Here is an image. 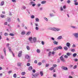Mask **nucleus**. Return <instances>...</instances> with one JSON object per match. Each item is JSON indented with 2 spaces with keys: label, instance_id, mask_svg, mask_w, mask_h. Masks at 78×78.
<instances>
[{
  "label": "nucleus",
  "instance_id": "nucleus-64",
  "mask_svg": "<svg viewBox=\"0 0 78 78\" xmlns=\"http://www.w3.org/2000/svg\"><path fill=\"white\" fill-rule=\"evenodd\" d=\"M69 78H73V77L72 76H69L68 77Z\"/></svg>",
  "mask_w": 78,
  "mask_h": 78
},
{
  "label": "nucleus",
  "instance_id": "nucleus-38",
  "mask_svg": "<svg viewBox=\"0 0 78 78\" xmlns=\"http://www.w3.org/2000/svg\"><path fill=\"white\" fill-rule=\"evenodd\" d=\"M13 77H14V78H16L17 75H16V74H14L13 75Z\"/></svg>",
  "mask_w": 78,
  "mask_h": 78
},
{
  "label": "nucleus",
  "instance_id": "nucleus-52",
  "mask_svg": "<svg viewBox=\"0 0 78 78\" xmlns=\"http://www.w3.org/2000/svg\"><path fill=\"white\" fill-rule=\"evenodd\" d=\"M76 47V46L74 44H73V45L72 46V47H73V48H74V47Z\"/></svg>",
  "mask_w": 78,
  "mask_h": 78
},
{
  "label": "nucleus",
  "instance_id": "nucleus-3",
  "mask_svg": "<svg viewBox=\"0 0 78 78\" xmlns=\"http://www.w3.org/2000/svg\"><path fill=\"white\" fill-rule=\"evenodd\" d=\"M22 51H21L19 52L18 54V56L19 57V58H20V57H21L22 56Z\"/></svg>",
  "mask_w": 78,
  "mask_h": 78
},
{
  "label": "nucleus",
  "instance_id": "nucleus-62",
  "mask_svg": "<svg viewBox=\"0 0 78 78\" xmlns=\"http://www.w3.org/2000/svg\"><path fill=\"white\" fill-rule=\"evenodd\" d=\"M41 44H42V45H44V42L43 41H42Z\"/></svg>",
  "mask_w": 78,
  "mask_h": 78
},
{
  "label": "nucleus",
  "instance_id": "nucleus-39",
  "mask_svg": "<svg viewBox=\"0 0 78 78\" xmlns=\"http://www.w3.org/2000/svg\"><path fill=\"white\" fill-rule=\"evenodd\" d=\"M30 17L31 19H34V15H32L30 16Z\"/></svg>",
  "mask_w": 78,
  "mask_h": 78
},
{
  "label": "nucleus",
  "instance_id": "nucleus-28",
  "mask_svg": "<svg viewBox=\"0 0 78 78\" xmlns=\"http://www.w3.org/2000/svg\"><path fill=\"white\" fill-rule=\"evenodd\" d=\"M21 65H22V63H17V66H19V67H20Z\"/></svg>",
  "mask_w": 78,
  "mask_h": 78
},
{
  "label": "nucleus",
  "instance_id": "nucleus-43",
  "mask_svg": "<svg viewBox=\"0 0 78 78\" xmlns=\"http://www.w3.org/2000/svg\"><path fill=\"white\" fill-rule=\"evenodd\" d=\"M77 68V66L76 65H75L74 66V67H73V69H75Z\"/></svg>",
  "mask_w": 78,
  "mask_h": 78
},
{
  "label": "nucleus",
  "instance_id": "nucleus-15",
  "mask_svg": "<svg viewBox=\"0 0 78 78\" xmlns=\"http://www.w3.org/2000/svg\"><path fill=\"white\" fill-rule=\"evenodd\" d=\"M62 36H59L58 38H57V39L58 40H60V39H62Z\"/></svg>",
  "mask_w": 78,
  "mask_h": 78
},
{
  "label": "nucleus",
  "instance_id": "nucleus-57",
  "mask_svg": "<svg viewBox=\"0 0 78 78\" xmlns=\"http://www.w3.org/2000/svg\"><path fill=\"white\" fill-rule=\"evenodd\" d=\"M67 2L68 4H69L70 3V0H68Z\"/></svg>",
  "mask_w": 78,
  "mask_h": 78
},
{
  "label": "nucleus",
  "instance_id": "nucleus-9",
  "mask_svg": "<svg viewBox=\"0 0 78 78\" xmlns=\"http://www.w3.org/2000/svg\"><path fill=\"white\" fill-rule=\"evenodd\" d=\"M54 30H55L56 31H60V30H61V29L59 28L54 27Z\"/></svg>",
  "mask_w": 78,
  "mask_h": 78
},
{
  "label": "nucleus",
  "instance_id": "nucleus-33",
  "mask_svg": "<svg viewBox=\"0 0 78 78\" xmlns=\"http://www.w3.org/2000/svg\"><path fill=\"white\" fill-rule=\"evenodd\" d=\"M37 52L38 53H39L41 52V51L39 49H37Z\"/></svg>",
  "mask_w": 78,
  "mask_h": 78
},
{
  "label": "nucleus",
  "instance_id": "nucleus-42",
  "mask_svg": "<svg viewBox=\"0 0 78 78\" xmlns=\"http://www.w3.org/2000/svg\"><path fill=\"white\" fill-rule=\"evenodd\" d=\"M71 51L72 52H75V49H71Z\"/></svg>",
  "mask_w": 78,
  "mask_h": 78
},
{
  "label": "nucleus",
  "instance_id": "nucleus-7",
  "mask_svg": "<svg viewBox=\"0 0 78 78\" xmlns=\"http://www.w3.org/2000/svg\"><path fill=\"white\" fill-rule=\"evenodd\" d=\"M66 46L67 47H68V48H70V43L69 42H67L66 44Z\"/></svg>",
  "mask_w": 78,
  "mask_h": 78
},
{
  "label": "nucleus",
  "instance_id": "nucleus-45",
  "mask_svg": "<svg viewBox=\"0 0 78 78\" xmlns=\"http://www.w3.org/2000/svg\"><path fill=\"white\" fill-rule=\"evenodd\" d=\"M36 22H39V18H36Z\"/></svg>",
  "mask_w": 78,
  "mask_h": 78
},
{
  "label": "nucleus",
  "instance_id": "nucleus-17",
  "mask_svg": "<svg viewBox=\"0 0 78 78\" xmlns=\"http://www.w3.org/2000/svg\"><path fill=\"white\" fill-rule=\"evenodd\" d=\"M7 21L8 22H10L11 21V20L10 18L8 17L7 18Z\"/></svg>",
  "mask_w": 78,
  "mask_h": 78
},
{
  "label": "nucleus",
  "instance_id": "nucleus-1",
  "mask_svg": "<svg viewBox=\"0 0 78 78\" xmlns=\"http://www.w3.org/2000/svg\"><path fill=\"white\" fill-rule=\"evenodd\" d=\"M37 42V38L36 37H34L32 38L33 43H36Z\"/></svg>",
  "mask_w": 78,
  "mask_h": 78
},
{
  "label": "nucleus",
  "instance_id": "nucleus-5",
  "mask_svg": "<svg viewBox=\"0 0 78 78\" xmlns=\"http://www.w3.org/2000/svg\"><path fill=\"white\" fill-rule=\"evenodd\" d=\"M62 69L64 70H68V68L67 67H65L64 66L62 67Z\"/></svg>",
  "mask_w": 78,
  "mask_h": 78
},
{
  "label": "nucleus",
  "instance_id": "nucleus-54",
  "mask_svg": "<svg viewBox=\"0 0 78 78\" xmlns=\"http://www.w3.org/2000/svg\"><path fill=\"white\" fill-rule=\"evenodd\" d=\"M35 29L36 30H39V28L37 27H35Z\"/></svg>",
  "mask_w": 78,
  "mask_h": 78
},
{
  "label": "nucleus",
  "instance_id": "nucleus-4",
  "mask_svg": "<svg viewBox=\"0 0 78 78\" xmlns=\"http://www.w3.org/2000/svg\"><path fill=\"white\" fill-rule=\"evenodd\" d=\"M63 56L62 55L61 57H60V59L61 60V61H62V62H65V60L64 59V58H63Z\"/></svg>",
  "mask_w": 78,
  "mask_h": 78
},
{
  "label": "nucleus",
  "instance_id": "nucleus-44",
  "mask_svg": "<svg viewBox=\"0 0 78 78\" xmlns=\"http://www.w3.org/2000/svg\"><path fill=\"white\" fill-rule=\"evenodd\" d=\"M4 35L5 36H8V33H4Z\"/></svg>",
  "mask_w": 78,
  "mask_h": 78
},
{
  "label": "nucleus",
  "instance_id": "nucleus-51",
  "mask_svg": "<svg viewBox=\"0 0 78 78\" xmlns=\"http://www.w3.org/2000/svg\"><path fill=\"white\" fill-rule=\"evenodd\" d=\"M64 57L65 58H68V56H67V55H64Z\"/></svg>",
  "mask_w": 78,
  "mask_h": 78
},
{
  "label": "nucleus",
  "instance_id": "nucleus-30",
  "mask_svg": "<svg viewBox=\"0 0 78 78\" xmlns=\"http://www.w3.org/2000/svg\"><path fill=\"white\" fill-rule=\"evenodd\" d=\"M54 51H56V50H58V47H56L55 48H54L53 49Z\"/></svg>",
  "mask_w": 78,
  "mask_h": 78
},
{
  "label": "nucleus",
  "instance_id": "nucleus-35",
  "mask_svg": "<svg viewBox=\"0 0 78 78\" xmlns=\"http://www.w3.org/2000/svg\"><path fill=\"white\" fill-rule=\"evenodd\" d=\"M54 69H55V68H54V67H52L50 68V70H54Z\"/></svg>",
  "mask_w": 78,
  "mask_h": 78
},
{
  "label": "nucleus",
  "instance_id": "nucleus-40",
  "mask_svg": "<svg viewBox=\"0 0 78 78\" xmlns=\"http://www.w3.org/2000/svg\"><path fill=\"white\" fill-rule=\"evenodd\" d=\"M53 67H57V65L55 64H53Z\"/></svg>",
  "mask_w": 78,
  "mask_h": 78
},
{
  "label": "nucleus",
  "instance_id": "nucleus-29",
  "mask_svg": "<svg viewBox=\"0 0 78 78\" xmlns=\"http://www.w3.org/2000/svg\"><path fill=\"white\" fill-rule=\"evenodd\" d=\"M40 74L41 76H42L44 75V73H43V72L42 71H41L40 72Z\"/></svg>",
  "mask_w": 78,
  "mask_h": 78
},
{
  "label": "nucleus",
  "instance_id": "nucleus-24",
  "mask_svg": "<svg viewBox=\"0 0 78 78\" xmlns=\"http://www.w3.org/2000/svg\"><path fill=\"white\" fill-rule=\"evenodd\" d=\"M32 75H33V76H34V77L37 76V75H38V74L37 73L35 74H32Z\"/></svg>",
  "mask_w": 78,
  "mask_h": 78
},
{
  "label": "nucleus",
  "instance_id": "nucleus-32",
  "mask_svg": "<svg viewBox=\"0 0 78 78\" xmlns=\"http://www.w3.org/2000/svg\"><path fill=\"white\" fill-rule=\"evenodd\" d=\"M48 56L50 57L51 56V51H49V53H48Z\"/></svg>",
  "mask_w": 78,
  "mask_h": 78
},
{
  "label": "nucleus",
  "instance_id": "nucleus-59",
  "mask_svg": "<svg viewBox=\"0 0 78 78\" xmlns=\"http://www.w3.org/2000/svg\"><path fill=\"white\" fill-rule=\"evenodd\" d=\"M8 24V23L7 22H5L4 23V25H7Z\"/></svg>",
  "mask_w": 78,
  "mask_h": 78
},
{
  "label": "nucleus",
  "instance_id": "nucleus-37",
  "mask_svg": "<svg viewBox=\"0 0 78 78\" xmlns=\"http://www.w3.org/2000/svg\"><path fill=\"white\" fill-rule=\"evenodd\" d=\"M9 35L11 36H14V34L12 33H10Z\"/></svg>",
  "mask_w": 78,
  "mask_h": 78
},
{
  "label": "nucleus",
  "instance_id": "nucleus-50",
  "mask_svg": "<svg viewBox=\"0 0 78 78\" xmlns=\"http://www.w3.org/2000/svg\"><path fill=\"white\" fill-rule=\"evenodd\" d=\"M53 76H54V77H56V74H53Z\"/></svg>",
  "mask_w": 78,
  "mask_h": 78
},
{
  "label": "nucleus",
  "instance_id": "nucleus-10",
  "mask_svg": "<svg viewBox=\"0 0 78 78\" xmlns=\"http://www.w3.org/2000/svg\"><path fill=\"white\" fill-rule=\"evenodd\" d=\"M49 30H52V31H56V30H55V27H50L49 28Z\"/></svg>",
  "mask_w": 78,
  "mask_h": 78
},
{
  "label": "nucleus",
  "instance_id": "nucleus-25",
  "mask_svg": "<svg viewBox=\"0 0 78 78\" xmlns=\"http://www.w3.org/2000/svg\"><path fill=\"white\" fill-rule=\"evenodd\" d=\"M26 48L27 50H30V47L29 46H27Z\"/></svg>",
  "mask_w": 78,
  "mask_h": 78
},
{
  "label": "nucleus",
  "instance_id": "nucleus-48",
  "mask_svg": "<svg viewBox=\"0 0 78 78\" xmlns=\"http://www.w3.org/2000/svg\"><path fill=\"white\" fill-rule=\"evenodd\" d=\"M27 66H30V64L29 63H27Z\"/></svg>",
  "mask_w": 78,
  "mask_h": 78
},
{
  "label": "nucleus",
  "instance_id": "nucleus-8",
  "mask_svg": "<svg viewBox=\"0 0 78 78\" xmlns=\"http://www.w3.org/2000/svg\"><path fill=\"white\" fill-rule=\"evenodd\" d=\"M53 43L54 45H58V41H56L55 40L53 41Z\"/></svg>",
  "mask_w": 78,
  "mask_h": 78
},
{
  "label": "nucleus",
  "instance_id": "nucleus-6",
  "mask_svg": "<svg viewBox=\"0 0 78 78\" xmlns=\"http://www.w3.org/2000/svg\"><path fill=\"white\" fill-rule=\"evenodd\" d=\"M33 40V37H30L29 38V41L30 42V43H33V41H32Z\"/></svg>",
  "mask_w": 78,
  "mask_h": 78
},
{
  "label": "nucleus",
  "instance_id": "nucleus-60",
  "mask_svg": "<svg viewBox=\"0 0 78 78\" xmlns=\"http://www.w3.org/2000/svg\"><path fill=\"white\" fill-rule=\"evenodd\" d=\"M32 72H33V73H35V72H36V70H35V69H33L32 70Z\"/></svg>",
  "mask_w": 78,
  "mask_h": 78
},
{
  "label": "nucleus",
  "instance_id": "nucleus-16",
  "mask_svg": "<svg viewBox=\"0 0 78 78\" xmlns=\"http://www.w3.org/2000/svg\"><path fill=\"white\" fill-rule=\"evenodd\" d=\"M0 16L1 18H4V17H6V16L3 15L2 14H1Z\"/></svg>",
  "mask_w": 78,
  "mask_h": 78
},
{
  "label": "nucleus",
  "instance_id": "nucleus-63",
  "mask_svg": "<svg viewBox=\"0 0 78 78\" xmlns=\"http://www.w3.org/2000/svg\"><path fill=\"white\" fill-rule=\"evenodd\" d=\"M36 6V4L34 3L32 4V6Z\"/></svg>",
  "mask_w": 78,
  "mask_h": 78
},
{
  "label": "nucleus",
  "instance_id": "nucleus-2",
  "mask_svg": "<svg viewBox=\"0 0 78 78\" xmlns=\"http://www.w3.org/2000/svg\"><path fill=\"white\" fill-rule=\"evenodd\" d=\"M73 35L74 36L75 38H78V33H74L73 34Z\"/></svg>",
  "mask_w": 78,
  "mask_h": 78
},
{
  "label": "nucleus",
  "instance_id": "nucleus-19",
  "mask_svg": "<svg viewBox=\"0 0 78 78\" xmlns=\"http://www.w3.org/2000/svg\"><path fill=\"white\" fill-rule=\"evenodd\" d=\"M64 48L65 50H68V48L66 46H65L64 47Z\"/></svg>",
  "mask_w": 78,
  "mask_h": 78
},
{
  "label": "nucleus",
  "instance_id": "nucleus-11",
  "mask_svg": "<svg viewBox=\"0 0 78 78\" xmlns=\"http://www.w3.org/2000/svg\"><path fill=\"white\" fill-rule=\"evenodd\" d=\"M25 58H26V59H30V56L28 55H26Z\"/></svg>",
  "mask_w": 78,
  "mask_h": 78
},
{
  "label": "nucleus",
  "instance_id": "nucleus-36",
  "mask_svg": "<svg viewBox=\"0 0 78 78\" xmlns=\"http://www.w3.org/2000/svg\"><path fill=\"white\" fill-rule=\"evenodd\" d=\"M21 9H26V7L25 6H23L22 7Z\"/></svg>",
  "mask_w": 78,
  "mask_h": 78
},
{
  "label": "nucleus",
  "instance_id": "nucleus-23",
  "mask_svg": "<svg viewBox=\"0 0 78 78\" xmlns=\"http://www.w3.org/2000/svg\"><path fill=\"white\" fill-rule=\"evenodd\" d=\"M4 52L5 56H6V49H5V48H4Z\"/></svg>",
  "mask_w": 78,
  "mask_h": 78
},
{
  "label": "nucleus",
  "instance_id": "nucleus-12",
  "mask_svg": "<svg viewBox=\"0 0 78 78\" xmlns=\"http://www.w3.org/2000/svg\"><path fill=\"white\" fill-rule=\"evenodd\" d=\"M28 69L29 70L31 71V70H33V67H32V66H30L29 67Z\"/></svg>",
  "mask_w": 78,
  "mask_h": 78
},
{
  "label": "nucleus",
  "instance_id": "nucleus-47",
  "mask_svg": "<svg viewBox=\"0 0 78 78\" xmlns=\"http://www.w3.org/2000/svg\"><path fill=\"white\" fill-rule=\"evenodd\" d=\"M60 10L61 11H63V8H62V7H60Z\"/></svg>",
  "mask_w": 78,
  "mask_h": 78
},
{
  "label": "nucleus",
  "instance_id": "nucleus-55",
  "mask_svg": "<svg viewBox=\"0 0 78 78\" xmlns=\"http://www.w3.org/2000/svg\"><path fill=\"white\" fill-rule=\"evenodd\" d=\"M63 9H66V6L64 5L63 7Z\"/></svg>",
  "mask_w": 78,
  "mask_h": 78
},
{
  "label": "nucleus",
  "instance_id": "nucleus-46",
  "mask_svg": "<svg viewBox=\"0 0 78 78\" xmlns=\"http://www.w3.org/2000/svg\"><path fill=\"white\" fill-rule=\"evenodd\" d=\"M44 20H46V21H48V19H47V18L46 17H44Z\"/></svg>",
  "mask_w": 78,
  "mask_h": 78
},
{
  "label": "nucleus",
  "instance_id": "nucleus-21",
  "mask_svg": "<svg viewBox=\"0 0 78 78\" xmlns=\"http://www.w3.org/2000/svg\"><path fill=\"white\" fill-rule=\"evenodd\" d=\"M50 17H53L55 16V15L53 14L52 13H50L49 14Z\"/></svg>",
  "mask_w": 78,
  "mask_h": 78
},
{
  "label": "nucleus",
  "instance_id": "nucleus-41",
  "mask_svg": "<svg viewBox=\"0 0 78 78\" xmlns=\"http://www.w3.org/2000/svg\"><path fill=\"white\" fill-rule=\"evenodd\" d=\"M21 75H25V72H23L21 73Z\"/></svg>",
  "mask_w": 78,
  "mask_h": 78
},
{
  "label": "nucleus",
  "instance_id": "nucleus-56",
  "mask_svg": "<svg viewBox=\"0 0 78 78\" xmlns=\"http://www.w3.org/2000/svg\"><path fill=\"white\" fill-rule=\"evenodd\" d=\"M35 25L36 27H39V25H38V24L37 23L35 24Z\"/></svg>",
  "mask_w": 78,
  "mask_h": 78
},
{
  "label": "nucleus",
  "instance_id": "nucleus-22",
  "mask_svg": "<svg viewBox=\"0 0 78 78\" xmlns=\"http://www.w3.org/2000/svg\"><path fill=\"white\" fill-rule=\"evenodd\" d=\"M71 28H73L74 29H75L76 30L77 29V27L73 26H72L71 27Z\"/></svg>",
  "mask_w": 78,
  "mask_h": 78
},
{
  "label": "nucleus",
  "instance_id": "nucleus-31",
  "mask_svg": "<svg viewBox=\"0 0 78 78\" xmlns=\"http://www.w3.org/2000/svg\"><path fill=\"white\" fill-rule=\"evenodd\" d=\"M45 3H46V1H43L41 2V4H45Z\"/></svg>",
  "mask_w": 78,
  "mask_h": 78
},
{
  "label": "nucleus",
  "instance_id": "nucleus-26",
  "mask_svg": "<svg viewBox=\"0 0 78 78\" xmlns=\"http://www.w3.org/2000/svg\"><path fill=\"white\" fill-rule=\"evenodd\" d=\"M9 52L10 53H12V50H11V47H9Z\"/></svg>",
  "mask_w": 78,
  "mask_h": 78
},
{
  "label": "nucleus",
  "instance_id": "nucleus-14",
  "mask_svg": "<svg viewBox=\"0 0 78 78\" xmlns=\"http://www.w3.org/2000/svg\"><path fill=\"white\" fill-rule=\"evenodd\" d=\"M66 55L68 56H72V53H70L68 52L66 54Z\"/></svg>",
  "mask_w": 78,
  "mask_h": 78
},
{
  "label": "nucleus",
  "instance_id": "nucleus-58",
  "mask_svg": "<svg viewBox=\"0 0 78 78\" xmlns=\"http://www.w3.org/2000/svg\"><path fill=\"white\" fill-rule=\"evenodd\" d=\"M1 58L3 59H4V56H3V55H1Z\"/></svg>",
  "mask_w": 78,
  "mask_h": 78
},
{
  "label": "nucleus",
  "instance_id": "nucleus-27",
  "mask_svg": "<svg viewBox=\"0 0 78 78\" xmlns=\"http://www.w3.org/2000/svg\"><path fill=\"white\" fill-rule=\"evenodd\" d=\"M57 47V48L58 49V50H59V49H60V50H61V49H62V47L61 46H58Z\"/></svg>",
  "mask_w": 78,
  "mask_h": 78
},
{
  "label": "nucleus",
  "instance_id": "nucleus-13",
  "mask_svg": "<svg viewBox=\"0 0 78 78\" xmlns=\"http://www.w3.org/2000/svg\"><path fill=\"white\" fill-rule=\"evenodd\" d=\"M26 33V32H25V31H23L21 32V35H25Z\"/></svg>",
  "mask_w": 78,
  "mask_h": 78
},
{
  "label": "nucleus",
  "instance_id": "nucleus-18",
  "mask_svg": "<svg viewBox=\"0 0 78 78\" xmlns=\"http://www.w3.org/2000/svg\"><path fill=\"white\" fill-rule=\"evenodd\" d=\"M4 3H5V2L4 1L2 2L0 4V5L2 6L3 5H4Z\"/></svg>",
  "mask_w": 78,
  "mask_h": 78
},
{
  "label": "nucleus",
  "instance_id": "nucleus-20",
  "mask_svg": "<svg viewBox=\"0 0 78 78\" xmlns=\"http://www.w3.org/2000/svg\"><path fill=\"white\" fill-rule=\"evenodd\" d=\"M30 34H31V32H30V31H28V32H27L26 34L27 36H28V35H30Z\"/></svg>",
  "mask_w": 78,
  "mask_h": 78
},
{
  "label": "nucleus",
  "instance_id": "nucleus-53",
  "mask_svg": "<svg viewBox=\"0 0 78 78\" xmlns=\"http://www.w3.org/2000/svg\"><path fill=\"white\" fill-rule=\"evenodd\" d=\"M51 39L52 41H55V39L54 37H51Z\"/></svg>",
  "mask_w": 78,
  "mask_h": 78
},
{
  "label": "nucleus",
  "instance_id": "nucleus-34",
  "mask_svg": "<svg viewBox=\"0 0 78 78\" xmlns=\"http://www.w3.org/2000/svg\"><path fill=\"white\" fill-rule=\"evenodd\" d=\"M76 55H77V54L75 53L73 54V57H75Z\"/></svg>",
  "mask_w": 78,
  "mask_h": 78
},
{
  "label": "nucleus",
  "instance_id": "nucleus-49",
  "mask_svg": "<svg viewBox=\"0 0 78 78\" xmlns=\"http://www.w3.org/2000/svg\"><path fill=\"white\" fill-rule=\"evenodd\" d=\"M34 3V2L32 1L30 2V5H33V3Z\"/></svg>",
  "mask_w": 78,
  "mask_h": 78
},
{
  "label": "nucleus",
  "instance_id": "nucleus-61",
  "mask_svg": "<svg viewBox=\"0 0 78 78\" xmlns=\"http://www.w3.org/2000/svg\"><path fill=\"white\" fill-rule=\"evenodd\" d=\"M42 64V63L41 62H39L38 64V66H41Z\"/></svg>",
  "mask_w": 78,
  "mask_h": 78
}]
</instances>
